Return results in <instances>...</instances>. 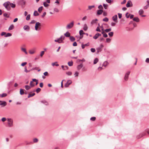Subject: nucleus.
I'll use <instances>...</instances> for the list:
<instances>
[{"instance_id":"nucleus-63","label":"nucleus","mask_w":149,"mask_h":149,"mask_svg":"<svg viewBox=\"0 0 149 149\" xmlns=\"http://www.w3.org/2000/svg\"><path fill=\"white\" fill-rule=\"evenodd\" d=\"M130 14H129L128 13H127L125 15L126 17L127 18H128L130 16Z\"/></svg>"},{"instance_id":"nucleus-17","label":"nucleus","mask_w":149,"mask_h":149,"mask_svg":"<svg viewBox=\"0 0 149 149\" xmlns=\"http://www.w3.org/2000/svg\"><path fill=\"white\" fill-rule=\"evenodd\" d=\"M95 7V6L94 5L89 6H88V9H87V10H91L93 8H94Z\"/></svg>"},{"instance_id":"nucleus-48","label":"nucleus","mask_w":149,"mask_h":149,"mask_svg":"<svg viewBox=\"0 0 149 149\" xmlns=\"http://www.w3.org/2000/svg\"><path fill=\"white\" fill-rule=\"evenodd\" d=\"M113 32H109L108 33L109 35L111 37H112L113 36Z\"/></svg>"},{"instance_id":"nucleus-49","label":"nucleus","mask_w":149,"mask_h":149,"mask_svg":"<svg viewBox=\"0 0 149 149\" xmlns=\"http://www.w3.org/2000/svg\"><path fill=\"white\" fill-rule=\"evenodd\" d=\"M80 36L82 35L84 33H83V31L82 30H81L79 31Z\"/></svg>"},{"instance_id":"nucleus-64","label":"nucleus","mask_w":149,"mask_h":149,"mask_svg":"<svg viewBox=\"0 0 149 149\" xmlns=\"http://www.w3.org/2000/svg\"><path fill=\"white\" fill-rule=\"evenodd\" d=\"M116 23L114 22H112L111 24V25L112 26H115Z\"/></svg>"},{"instance_id":"nucleus-25","label":"nucleus","mask_w":149,"mask_h":149,"mask_svg":"<svg viewBox=\"0 0 149 149\" xmlns=\"http://www.w3.org/2000/svg\"><path fill=\"white\" fill-rule=\"evenodd\" d=\"M83 29L84 31H86L88 29V27L86 24H85L84 25Z\"/></svg>"},{"instance_id":"nucleus-42","label":"nucleus","mask_w":149,"mask_h":149,"mask_svg":"<svg viewBox=\"0 0 149 149\" xmlns=\"http://www.w3.org/2000/svg\"><path fill=\"white\" fill-rule=\"evenodd\" d=\"M99 26H100V24H98V26L97 27V28L96 31H97L100 32L101 30H100V29L99 27Z\"/></svg>"},{"instance_id":"nucleus-28","label":"nucleus","mask_w":149,"mask_h":149,"mask_svg":"<svg viewBox=\"0 0 149 149\" xmlns=\"http://www.w3.org/2000/svg\"><path fill=\"white\" fill-rule=\"evenodd\" d=\"M71 41L73 42L75 40V38L73 36H70V38Z\"/></svg>"},{"instance_id":"nucleus-8","label":"nucleus","mask_w":149,"mask_h":149,"mask_svg":"<svg viewBox=\"0 0 149 149\" xmlns=\"http://www.w3.org/2000/svg\"><path fill=\"white\" fill-rule=\"evenodd\" d=\"M112 19L116 23H117L118 22L117 20L118 19V17L117 15H115L113 16L112 17Z\"/></svg>"},{"instance_id":"nucleus-56","label":"nucleus","mask_w":149,"mask_h":149,"mask_svg":"<svg viewBox=\"0 0 149 149\" xmlns=\"http://www.w3.org/2000/svg\"><path fill=\"white\" fill-rule=\"evenodd\" d=\"M3 15L5 17H7L8 18L9 17V15H8V14L6 13L3 14Z\"/></svg>"},{"instance_id":"nucleus-32","label":"nucleus","mask_w":149,"mask_h":149,"mask_svg":"<svg viewBox=\"0 0 149 149\" xmlns=\"http://www.w3.org/2000/svg\"><path fill=\"white\" fill-rule=\"evenodd\" d=\"M97 52V53H99L101 51L102 49H101V47H98L96 49Z\"/></svg>"},{"instance_id":"nucleus-2","label":"nucleus","mask_w":149,"mask_h":149,"mask_svg":"<svg viewBox=\"0 0 149 149\" xmlns=\"http://www.w3.org/2000/svg\"><path fill=\"white\" fill-rule=\"evenodd\" d=\"M3 5L8 11L10 10L11 9L10 7V2L9 1H8L5 2L3 4Z\"/></svg>"},{"instance_id":"nucleus-47","label":"nucleus","mask_w":149,"mask_h":149,"mask_svg":"<svg viewBox=\"0 0 149 149\" xmlns=\"http://www.w3.org/2000/svg\"><path fill=\"white\" fill-rule=\"evenodd\" d=\"M30 15H28L26 17V19L27 20H29L30 19Z\"/></svg>"},{"instance_id":"nucleus-16","label":"nucleus","mask_w":149,"mask_h":149,"mask_svg":"<svg viewBox=\"0 0 149 149\" xmlns=\"http://www.w3.org/2000/svg\"><path fill=\"white\" fill-rule=\"evenodd\" d=\"M83 65L82 63L80 64V65H78L77 66V69L78 70H80L83 67Z\"/></svg>"},{"instance_id":"nucleus-40","label":"nucleus","mask_w":149,"mask_h":149,"mask_svg":"<svg viewBox=\"0 0 149 149\" xmlns=\"http://www.w3.org/2000/svg\"><path fill=\"white\" fill-rule=\"evenodd\" d=\"M103 5L104 8L105 9H107V7L108 6V5L107 4H105V3H103Z\"/></svg>"},{"instance_id":"nucleus-3","label":"nucleus","mask_w":149,"mask_h":149,"mask_svg":"<svg viewBox=\"0 0 149 149\" xmlns=\"http://www.w3.org/2000/svg\"><path fill=\"white\" fill-rule=\"evenodd\" d=\"M41 24L40 22H38L36 23L35 26V29L36 31H38L41 29Z\"/></svg>"},{"instance_id":"nucleus-22","label":"nucleus","mask_w":149,"mask_h":149,"mask_svg":"<svg viewBox=\"0 0 149 149\" xmlns=\"http://www.w3.org/2000/svg\"><path fill=\"white\" fill-rule=\"evenodd\" d=\"M41 102L47 105L48 104V102L45 100H43L41 101Z\"/></svg>"},{"instance_id":"nucleus-11","label":"nucleus","mask_w":149,"mask_h":149,"mask_svg":"<svg viewBox=\"0 0 149 149\" xmlns=\"http://www.w3.org/2000/svg\"><path fill=\"white\" fill-rule=\"evenodd\" d=\"M24 29L27 31H29L30 30V27L28 25H26L23 27Z\"/></svg>"},{"instance_id":"nucleus-4","label":"nucleus","mask_w":149,"mask_h":149,"mask_svg":"<svg viewBox=\"0 0 149 149\" xmlns=\"http://www.w3.org/2000/svg\"><path fill=\"white\" fill-rule=\"evenodd\" d=\"M74 21L68 24L66 26L67 29H70L72 28L74 26Z\"/></svg>"},{"instance_id":"nucleus-10","label":"nucleus","mask_w":149,"mask_h":149,"mask_svg":"<svg viewBox=\"0 0 149 149\" xmlns=\"http://www.w3.org/2000/svg\"><path fill=\"white\" fill-rule=\"evenodd\" d=\"M6 102L5 101H0V105H2L3 107H4L6 106Z\"/></svg>"},{"instance_id":"nucleus-30","label":"nucleus","mask_w":149,"mask_h":149,"mask_svg":"<svg viewBox=\"0 0 149 149\" xmlns=\"http://www.w3.org/2000/svg\"><path fill=\"white\" fill-rule=\"evenodd\" d=\"M98 61V59L97 58H95L94 61V62H93L94 64H96Z\"/></svg>"},{"instance_id":"nucleus-52","label":"nucleus","mask_w":149,"mask_h":149,"mask_svg":"<svg viewBox=\"0 0 149 149\" xmlns=\"http://www.w3.org/2000/svg\"><path fill=\"white\" fill-rule=\"evenodd\" d=\"M54 12H56L58 13V12L59 11V10L57 8H54Z\"/></svg>"},{"instance_id":"nucleus-23","label":"nucleus","mask_w":149,"mask_h":149,"mask_svg":"<svg viewBox=\"0 0 149 149\" xmlns=\"http://www.w3.org/2000/svg\"><path fill=\"white\" fill-rule=\"evenodd\" d=\"M55 42H58L59 43H62L61 41L59 38H57V39H56L54 40Z\"/></svg>"},{"instance_id":"nucleus-60","label":"nucleus","mask_w":149,"mask_h":149,"mask_svg":"<svg viewBox=\"0 0 149 149\" xmlns=\"http://www.w3.org/2000/svg\"><path fill=\"white\" fill-rule=\"evenodd\" d=\"M26 3V2L24 0H22L21 1V4L22 5H25Z\"/></svg>"},{"instance_id":"nucleus-5","label":"nucleus","mask_w":149,"mask_h":149,"mask_svg":"<svg viewBox=\"0 0 149 149\" xmlns=\"http://www.w3.org/2000/svg\"><path fill=\"white\" fill-rule=\"evenodd\" d=\"M133 15H131V19H132L133 21L138 22H139L140 20L138 17H134Z\"/></svg>"},{"instance_id":"nucleus-27","label":"nucleus","mask_w":149,"mask_h":149,"mask_svg":"<svg viewBox=\"0 0 149 149\" xmlns=\"http://www.w3.org/2000/svg\"><path fill=\"white\" fill-rule=\"evenodd\" d=\"M35 95V93H33L32 94L29 93V94L28 96V98H29L31 97H32L34 95Z\"/></svg>"},{"instance_id":"nucleus-43","label":"nucleus","mask_w":149,"mask_h":149,"mask_svg":"<svg viewBox=\"0 0 149 149\" xmlns=\"http://www.w3.org/2000/svg\"><path fill=\"white\" fill-rule=\"evenodd\" d=\"M42 8H43L42 6H41L40 7H39L38 9V11L40 13L42 10Z\"/></svg>"},{"instance_id":"nucleus-45","label":"nucleus","mask_w":149,"mask_h":149,"mask_svg":"<svg viewBox=\"0 0 149 149\" xmlns=\"http://www.w3.org/2000/svg\"><path fill=\"white\" fill-rule=\"evenodd\" d=\"M103 21L104 22H107L109 21V19L107 17H105L103 19Z\"/></svg>"},{"instance_id":"nucleus-33","label":"nucleus","mask_w":149,"mask_h":149,"mask_svg":"<svg viewBox=\"0 0 149 149\" xmlns=\"http://www.w3.org/2000/svg\"><path fill=\"white\" fill-rule=\"evenodd\" d=\"M59 38L60 40L61 41V42H63V40L64 39L65 37L64 36H61L60 38Z\"/></svg>"},{"instance_id":"nucleus-9","label":"nucleus","mask_w":149,"mask_h":149,"mask_svg":"<svg viewBox=\"0 0 149 149\" xmlns=\"http://www.w3.org/2000/svg\"><path fill=\"white\" fill-rule=\"evenodd\" d=\"M139 15H141V16L142 17H146L145 15H141L142 14H143L144 13V11L142 9H140L139 12Z\"/></svg>"},{"instance_id":"nucleus-12","label":"nucleus","mask_w":149,"mask_h":149,"mask_svg":"<svg viewBox=\"0 0 149 149\" xmlns=\"http://www.w3.org/2000/svg\"><path fill=\"white\" fill-rule=\"evenodd\" d=\"M98 21V19H93L91 22V24L92 25L95 24L97 23V22Z\"/></svg>"},{"instance_id":"nucleus-44","label":"nucleus","mask_w":149,"mask_h":149,"mask_svg":"<svg viewBox=\"0 0 149 149\" xmlns=\"http://www.w3.org/2000/svg\"><path fill=\"white\" fill-rule=\"evenodd\" d=\"M111 28H109L108 29H106L104 31L107 33H108L110 31H111Z\"/></svg>"},{"instance_id":"nucleus-51","label":"nucleus","mask_w":149,"mask_h":149,"mask_svg":"<svg viewBox=\"0 0 149 149\" xmlns=\"http://www.w3.org/2000/svg\"><path fill=\"white\" fill-rule=\"evenodd\" d=\"M66 74L69 76L71 75L72 74V72H66Z\"/></svg>"},{"instance_id":"nucleus-20","label":"nucleus","mask_w":149,"mask_h":149,"mask_svg":"<svg viewBox=\"0 0 149 149\" xmlns=\"http://www.w3.org/2000/svg\"><path fill=\"white\" fill-rule=\"evenodd\" d=\"M64 35L66 37H70V33L67 31L66 33L64 34Z\"/></svg>"},{"instance_id":"nucleus-41","label":"nucleus","mask_w":149,"mask_h":149,"mask_svg":"<svg viewBox=\"0 0 149 149\" xmlns=\"http://www.w3.org/2000/svg\"><path fill=\"white\" fill-rule=\"evenodd\" d=\"M33 81L36 82V85H37L38 84V80L35 79H32Z\"/></svg>"},{"instance_id":"nucleus-61","label":"nucleus","mask_w":149,"mask_h":149,"mask_svg":"<svg viewBox=\"0 0 149 149\" xmlns=\"http://www.w3.org/2000/svg\"><path fill=\"white\" fill-rule=\"evenodd\" d=\"M98 8L100 9H103V7L101 5H99L98 6Z\"/></svg>"},{"instance_id":"nucleus-13","label":"nucleus","mask_w":149,"mask_h":149,"mask_svg":"<svg viewBox=\"0 0 149 149\" xmlns=\"http://www.w3.org/2000/svg\"><path fill=\"white\" fill-rule=\"evenodd\" d=\"M145 133H143L141 134H139V135L137 136V137L138 139H139L142 137L143 136L145 135Z\"/></svg>"},{"instance_id":"nucleus-7","label":"nucleus","mask_w":149,"mask_h":149,"mask_svg":"<svg viewBox=\"0 0 149 149\" xmlns=\"http://www.w3.org/2000/svg\"><path fill=\"white\" fill-rule=\"evenodd\" d=\"M72 81L70 80H68L66 83L64 85V86L65 87H68L72 83Z\"/></svg>"},{"instance_id":"nucleus-58","label":"nucleus","mask_w":149,"mask_h":149,"mask_svg":"<svg viewBox=\"0 0 149 149\" xmlns=\"http://www.w3.org/2000/svg\"><path fill=\"white\" fill-rule=\"evenodd\" d=\"M91 52L93 53L95 52V48H92L91 49Z\"/></svg>"},{"instance_id":"nucleus-50","label":"nucleus","mask_w":149,"mask_h":149,"mask_svg":"<svg viewBox=\"0 0 149 149\" xmlns=\"http://www.w3.org/2000/svg\"><path fill=\"white\" fill-rule=\"evenodd\" d=\"M41 89L40 88H38L36 90V92L37 93H38L41 91Z\"/></svg>"},{"instance_id":"nucleus-36","label":"nucleus","mask_w":149,"mask_h":149,"mask_svg":"<svg viewBox=\"0 0 149 149\" xmlns=\"http://www.w3.org/2000/svg\"><path fill=\"white\" fill-rule=\"evenodd\" d=\"M73 62L72 61L68 62V64L69 66H71L73 65Z\"/></svg>"},{"instance_id":"nucleus-37","label":"nucleus","mask_w":149,"mask_h":149,"mask_svg":"<svg viewBox=\"0 0 149 149\" xmlns=\"http://www.w3.org/2000/svg\"><path fill=\"white\" fill-rule=\"evenodd\" d=\"M31 87L29 86V85H26L25 86V89L26 90H29V89H30L31 88Z\"/></svg>"},{"instance_id":"nucleus-19","label":"nucleus","mask_w":149,"mask_h":149,"mask_svg":"<svg viewBox=\"0 0 149 149\" xmlns=\"http://www.w3.org/2000/svg\"><path fill=\"white\" fill-rule=\"evenodd\" d=\"M108 64V63L107 61H105L103 63L102 65V66H104V67H105L107 66Z\"/></svg>"},{"instance_id":"nucleus-26","label":"nucleus","mask_w":149,"mask_h":149,"mask_svg":"<svg viewBox=\"0 0 149 149\" xmlns=\"http://www.w3.org/2000/svg\"><path fill=\"white\" fill-rule=\"evenodd\" d=\"M12 36V34L10 33H7L6 34V35L5 36V37H10Z\"/></svg>"},{"instance_id":"nucleus-18","label":"nucleus","mask_w":149,"mask_h":149,"mask_svg":"<svg viewBox=\"0 0 149 149\" xmlns=\"http://www.w3.org/2000/svg\"><path fill=\"white\" fill-rule=\"evenodd\" d=\"M21 50L22 51L24 52L26 54H27L28 53H27V52H26V49L25 48H21Z\"/></svg>"},{"instance_id":"nucleus-46","label":"nucleus","mask_w":149,"mask_h":149,"mask_svg":"<svg viewBox=\"0 0 149 149\" xmlns=\"http://www.w3.org/2000/svg\"><path fill=\"white\" fill-rule=\"evenodd\" d=\"M98 36L97 33H96L95 34V35L93 37V38L94 39H97L98 38Z\"/></svg>"},{"instance_id":"nucleus-31","label":"nucleus","mask_w":149,"mask_h":149,"mask_svg":"<svg viewBox=\"0 0 149 149\" xmlns=\"http://www.w3.org/2000/svg\"><path fill=\"white\" fill-rule=\"evenodd\" d=\"M39 15V13H38V12L36 10H35L34 11V12L33 13V15L34 16H37Z\"/></svg>"},{"instance_id":"nucleus-35","label":"nucleus","mask_w":149,"mask_h":149,"mask_svg":"<svg viewBox=\"0 0 149 149\" xmlns=\"http://www.w3.org/2000/svg\"><path fill=\"white\" fill-rule=\"evenodd\" d=\"M24 90L22 89H20V94L21 95H22L24 94Z\"/></svg>"},{"instance_id":"nucleus-57","label":"nucleus","mask_w":149,"mask_h":149,"mask_svg":"<svg viewBox=\"0 0 149 149\" xmlns=\"http://www.w3.org/2000/svg\"><path fill=\"white\" fill-rule=\"evenodd\" d=\"M96 118L95 117H93L91 118H90V120H91L94 121L95 120Z\"/></svg>"},{"instance_id":"nucleus-24","label":"nucleus","mask_w":149,"mask_h":149,"mask_svg":"<svg viewBox=\"0 0 149 149\" xmlns=\"http://www.w3.org/2000/svg\"><path fill=\"white\" fill-rule=\"evenodd\" d=\"M7 96V94L6 93H4L2 94H0V97H6Z\"/></svg>"},{"instance_id":"nucleus-34","label":"nucleus","mask_w":149,"mask_h":149,"mask_svg":"<svg viewBox=\"0 0 149 149\" xmlns=\"http://www.w3.org/2000/svg\"><path fill=\"white\" fill-rule=\"evenodd\" d=\"M130 0H129L127 2V3L126 4V7H129L130 6Z\"/></svg>"},{"instance_id":"nucleus-53","label":"nucleus","mask_w":149,"mask_h":149,"mask_svg":"<svg viewBox=\"0 0 149 149\" xmlns=\"http://www.w3.org/2000/svg\"><path fill=\"white\" fill-rule=\"evenodd\" d=\"M33 81H31L30 82V86L31 87H34V86H35V85L34 84H32L33 83Z\"/></svg>"},{"instance_id":"nucleus-1","label":"nucleus","mask_w":149,"mask_h":149,"mask_svg":"<svg viewBox=\"0 0 149 149\" xmlns=\"http://www.w3.org/2000/svg\"><path fill=\"white\" fill-rule=\"evenodd\" d=\"M7 126L8 127H12L13 126V120L11 118H7Z\"/></svg>"},{"instance_id":"nucleus-6","label":"nucleus","mask_w":149,"mask_h":149,"mask_svg":"<svg viewBox=\"0 0 149 149\" xmlns=\"http://www.w3.org/2000/svg\"><path fill=\"white\" fill-rule=\"evenodd\" d=\"M130 73V72L128 71L125 74V77H124V81H127L128 79Z\"/></svg>"},{"instance_id":"nucleus-21","label":"nucleus","mask_w":149,"mask_h":149,"mask_svg":"<svg viewBox=\"0 0 149 149\" xmlns=\"http://www.w3.org/2000/svg\"><path fill=\"white\" fill-rule=\"evenodd\" d=\"M35 52V49H32L29 51V53L31 54H33Z\"/></svg>"},{"instance_id":"nucleus-59","label":"nucleus","mask_w":149,"mask_h":149,"mask_svg":"<svg viewBox=\"0 0 149 149\" xmlns=\"http://www.w3.org/2000/svg\"><path fill=\"white\" fill-rule=\"evenodd\" d=\"M79 73L77 72H76L74 73V75L75 77H77L78 76Z\"/></svg>"},{"instance_id":"nucleus-55","label":"nucleus","mask_w":149,"mask_h":149,"mask_svg":"<svg viewBox=\"0 0 149 149\" xmlns=\"http://www.w3.org/2000/svg\"><path fill=\"white\" fill-rule=\"evenodd\" d=\"M45 53V52L44 51H42L40 52V56L41 57H42L44 55Z\"/></svg>"},{"instance_id":"nucleus-54","label":"nucleus","mask_w":149,"mask_h":149,"mask_svg":"<svg viewBox=\"0 0 149 149\" xmlns=\"http://www.w3.org/2000/svg\"><path fill=\"white\" fill-rule=\"evenodd\" d=\"M43 5L45 7H47L49 6V5L48 3H47L46 2H44Z\"/></svg>"},{"instance_id":"nucleus-14","label":"nucleus","mask_w":149,"mask_h":149,"mask_svg":"<svg viewBox=\"0 0 149 149\" xmlns=\"http://www.w3.org/2000/svg\"><path fill=\"white\" fill-rule=\"evenodd\" d=\"M89 42H88V43L85 44H82L81 47L83 49H84V48L85 46H89Z\"/></svg>"},{"instance_id":"nucleus-62","label":"nucleus","mask_w":149,"mask_h":149,"mask_svg":"<svg viewBox=\"0 0 149 149\" xmlns=\"http://www.w3.org/2000/svg\"><path fill=\"white\" fill-rule=\"evenodd\" d=\"M30 70H28L27 69V68L26 67H25L24 68V71L26 73L29 72Z\"/></svg>"},{"instance_id":"nucleus-38","label":"nucleus","mask_w":149,"mask_h":149,"mask_svg":"<svg viewBox=\"0 0 149 149\" xmlns=\"http://www.w3.org/2000/svg\"><path fill=\"white\" fill-rule=\"evenodd\" d=\"M15 7V4H14L13 3H10V7H12V8H14Z\"/></svg>"},{"instance_id":"nucleus-39","label":"nucleus","mask_w":149,"mask_h":149,"mask_svg":"<svg viewBox=\"0 0 149 149\" xmlns=\"http://www.w3.org/2000/svg\"><path fill=\"white\" fill-rule=\"evenodd\" d=\"M132 24L134 26V27H135L136 26L137 24L135 22L131 21V24Z\"/></svg>"},{"instance_id":"nucleus-29","label":"nucleus","mask_w":149,"mask_h":149,"mask_svg":"<svg viewBox=\"0 0 149 149\" xmlns=\"http://www.w3.org/2000/svg\"><path fill=\"white\" fill-rule=\"evenodd\" d=\"M14 28V25L13 24L11 25L8 28L9 30H10L13 29Z\"/></svg>"},{"instance_id":"nucleus-15","label":"nucleus","mask_w":149,"mask_h":149,"mask_svg":"<svg viewBox=\"0 0 149 149\" xmlns=\"http://www.w3.org/2000/svg\"><path fill=\"white\" fill-rule=\"evenodd\" d=\"M103 10L102 9H99L97 11V15H100L103 13Z\"/></svg>"}]
</instances>
